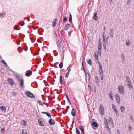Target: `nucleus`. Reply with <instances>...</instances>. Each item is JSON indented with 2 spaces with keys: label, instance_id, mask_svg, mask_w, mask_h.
I'll use <instances>...</instances> for the list:
<instances>
[{
  "label": "nucleus",
  "instance_id": "34",
  "mask_svg": "<svg viewBox=\"0 0 134 134\" xmlns=\"http://www.w3.org/2000/svg\"><path fill=\"white\" fill-rule=\"evenodd\" d=\"M68 17L66 16H65L63 19V22H66L67 20Z\"/></svg>",
  "mask_w": 134,
  "mask_h": 134
},
{
  "label": "nucleus",
  "instance_id": "10",
  "mask_svg": "<svg viewBox=\"0 0 134 134\" xmlns=\"http://www.w3.org/2000/svg\"><path fill=\"white\" fill-rule=\"evenodd\" d=\"M98 52H97V53H98L100 54L101 53L102 49L101 44L98 45Z\"/></svg>",
  "mask_w": 134,
  "mask_h": 134
},
{
  "label": "nucleus",
  "instance_id": "56",
  "mask_svg": "<svg viewBox=\"0 0 134 134\" xmlns=\"http://www.w3.org/2000/svg\"><path fill=\"white\" fill-rule=\"evenodd\" d=\"M22 23H23V24H22L21 23H18V24H19L20 25L22 26H23L25 24V23L24 22H22Z\"/></svg>",
  "mask_w": 134,
  "mask_h": 134
},
{
  "label": "nucleus",
  "instance_id": "24",
  "mask_svg": "<svg viewBox=\"0 0 134 134\" xmlns=\"http://www.w3.org/2000/svg\"><path fill=\"white\" fill-rule=\"evenodd\" d=\"M20 27L19 26L16 25L14 27V29L15 30H19L20 29Z\"/></svg>",
  "mask_w": 134,
  "mask_h": 134
},
{
  "label": "nucleus",
  "instance_id": "30",
  "mask_svg": "<svg viewBox=\"0 0 134 134\" xmlns=\"http://www.w3.org/2000/svg\"><path fill=\"white\" fill-rule=\"evenodd\" d=\"M37 102L39 103L40 105H43V104L41 100H38L37 101Z\"/></svg>",
  "mask_w": 134,
  "mask_h": 134
},
{
  "label": "nucleus",
  "instance_id": "21",
  "mask_svg": "<svg viewBox=\"0 0 134 134\" xmlns=\"http://www.w3.org/2000/svg\"><path fill=\"white\" fill-rule=\"evenodd\" d=\"M71 113L73 116H75L76 114L75 110L74 109H72V110Z\"/></svg>",
  "mask_w": 134,
  "mask_h": 134
},
{
  "label": "nucleus",
  "instance_id": "25",
  "mask_svg": "<svg viewBox=\"0 0 134 134\" xmlns=\"http://www.w3.org/2000/svg\"><path fill=\"white\" fill-rule=\"evenodd\" d=\"M130 43L131 42L129 40H126V44L127 46H129L130 44Z\"/></svg>",
  "mask_w": 134,
  "mask_h": 134
},
{
  "label": "nucleus",
  "instance_id": "31",
  "mask_svg": "<svg viewBox=\"0 0 134 134\" xmlns=\"http://www.w3.org/2000/svg\"><path fill=\"white\" fill-rule=\"evenodd\" d=\"M113 93L112 92H110V93H109V97L110 98L112 99H113V98H112V97H113Z\"/></svg>",
  "mask_w": 134,
  "mask_h": 134
},
{
  "label": "nucleus",
  "instance_id": "50",
  "mask_svg": "<svg viewBox=\"0 0 134 134\" xmlns=\"http://www.w3.org/2000/svg\"><path fill=\"white\" fill-rule=\"evenodd\" d=\"M79 128L81 130H82L83 129V126L81 125L79 126Z\"/></svg>",
  "mask_w": 134,
  "mask_h": 134
},
{
  "label": "nucleus",
  "instance_id": "48",
  "mask_svg": "<svg viewBox=\"0 0 134 134\" xmlns=\"http://www.w3.org/2000/svg\"><path fill=\"white\" fill-rule=\"evenodd\" d=\"M103 45L104 49H105V51H106V44H103Z\"/></svg>",
  "mask_w": 134,
  "mask_h": 134
},
{
  "label": "nucleus",
  "instance_id": "14",
  "mask_svg": "<svg viewBox=\"0 0 134 134\" xmlns=\"http://www.w3.org/2000/svg\"><path fill=\"white\" fill-rule=\"evenodd\" d=\"M109 35L110 37L111 38H112L113 37L114 33H113V29H110L109 31Z\"/></svg>",
  "mask_w": 134,
  "mask_h": 134
},
{
  "label": "nucleus",
  "instance_id": "41",
  "mask_svg": "<svg viewBox=\"0 0 134 134\" xmlns=\"http://www.w3.org/2000/svg\"><path fill=\"white\" fill-rule=\"evenodd\" d=\"M22 122H23V123L22 124V125H25L26 123V122H25L24 120H23Z\"/></svg>",
  "mask_w": 134,
  "mask_h": 134
},
{
  "label": "nucleus",
  "instance_id": "51",
  "mask_svg": "<svg viewBox=\"0 0 134 134\" xmlns=\"http://www.w3.org/2000/svg\"><path fill=\"white\" fill-rule=\"evenodd\" d=\"M127 85L129 87H130V88L132 87V86L131 84H130L129 85Z\"/></svg>",
  "mask_w": 134,
  "mask_h": 134
},
{
  "label": "nucleus",
  "instance_id": "1",
  "mask_svg": "<svg viewBox=\"0 0 134 134\" xmlns=\"http://www.w3.org/2000/svg\"><path fill=\"white\" fill-rule=\"evenodd\" d=\"M118 89L119 92L122 95H124L125 90L124 87L121 85L118 86Z\"/></svg>",
  "mask_w": 134,
  "mask_h": 134
},
{
  "label": "nucleus",
  "instance_id": "49",
  "mask_svg": "<svg viewBox=\"0 0 134 134\" xmlns=\"http://www.w3.org/2000/svg\"><path fill=\"white\" fill-rule=\"evenodd\" d=\"M16 93L15 92H13V96H16Z\"/></svg>",
  "mask_w": 134,
  "mask_h": 134
},
{
  "label": "nucleus",
  "instance_id": "46",
  "mask_svg": "<svg viewBox=\"0 0 134 134\" xmlns=\"http://www.w3.org/2000/svg\"><path fill=\"white\" fill-rule=\"evenodd\" d=\"M99 75L100 76L101 80H103V75Z\"/></svg>",
  "mask_w": 134,
  "mask_h": 134
},
{
  "label": "nucleus",
  "instance_id": "59",
  "mask_svg": "<svg viewBox=\"0 0 134 134\" xmlns=\"http://www.w3.org/2000/svg\"><path fill=\"white\" fill-rule=\"evenodd\" d=\"M66 98H67V100L68 101L69 100V99L68 98V96L67 95H66Z\"/></svg>",
  "mask_w": 134,
  "mask_h": 134
},
{
  "label": "nucleus",
  "instance_id": "23",
  "mask_svg": "<svg viewBox=\"0 0 134 134\" xmlns=\"http://www.w3.org/2000/svg\"><path fill=\"white\" fill-rule=\"evenodd\" d=\"M92 125L95 127H97L98 126V125L97 123L95 122H93L92 123Z\"/></svg>",
  "mask_w": 134,
  "mask_h": 134
},
{
  "label": "nucleus",
  "instance_id": "63",
  "mask_svg": "<svg viewBox=\"0 0 134 134\" xmlns=\"http://www.w3.org/2000/svg\"><path fill=\"white\" fill-rule=\"evenodd\" d=\"M103 30H104V31H105V26H104L103 27Z\"/></svg>",
  "mask_w": 134,
  "mask_h": 134
},
{
  "label": "nucleus",
  "instance_id": "35",
  "mask_svg": "<svg viewBox=\"0 0 134 134\" xmlns=\"http://www.w3.org/2000/svg\"><path fill=\"white\" fill-rule=\"evenodd\" d=\"M120 110H121V111L122 112H123V111L124 110V109H125V108H124V107L123 106H121L120 107Z\"/></svg>",
  "mask_w": 134,
  "mask_h": 134
},
{
  "label": "nucleus",
  "instance_id": "7",
  "mask_svg": "<svg viewBox=\"0 0 134 134\" xmlns=\"http://www.w3.org/2000/svg\"><path fill=\"white\" fill-rule=\"evenodd\" d=\"M19 81L20 82V87L21 88H24V81L23 79V78H21V80H20Z\"/></svg>",
  "mask_w": 134,
  "mask_h": 134
},
{
  "label": "nucleus",
  "instance_id": "2",
  "mask_svg": "<svg viewBox=\"0 0 134 134\" xmlns=\"http://www.w3.org/2000/svg\"><path fill=\"white\" fill-rule=\"evenodd\" d=\"M25 94L27 96L31 98H35L34 95L31 93L30 91H26Z\"/></svg>",
  "mask_w": 134,
  "mask_h": 134
},
{
  "label": "nucleus",
  "instance_id": "61",
  "mask_svg": "<svg viewBox=\"0 0 134 134\" xmlns=\"http://www.w3.org/2000/svg\"><path fill=\"white\" fill-rule=\"evenodd\" d=\"M82 66H83V69H85V68L83 66V61H82Z\"/></svg>",
  "mask_w": 134,
  "mask_h": 134
},
{
  "label": "nucleus",
  "instance_id": "4",
  "mask_svg": "<svg viewBox=\"0 0 134 134\" xmlns=\"http://www.w3.org/2000/svg\"><path fill=\"white\" fill-rule=\"evenodd\" d=\"M99 75H103V71L102 69V66L100 62H99Z\"/></svg>",
  "mask_w": 134,
  "mask_h": 134
},
{
  "label": "nucleus",
  "instance_id": "20",
  "mask_svg": "<svg viewBox=\"0 0 134 134\" xmlns=\"http://www.w3.org/2000/svg\"><path fill=\"white\" fill-rule=\"evenodd\" d=\"M57 19H54L53 21H52V24H53V27H55V25H56V21L57 20Z\"/></svg>",
  "mask_w": 134,
  "mask_h": 134
},
{
  "label": "nucleus",
  "instance_id": "18",
  "mask_svg": "<svg viewBox=\"0 0 134 134\" xmlns=\"http://www.w3.org/2000/svg\"><path fill=\"white\" fill-rule=\"evenodd\" d=\"M56 44L57 45L58 47V48L59 49H60V48L61 46H60V44H61V42L59 40H58L57 41L56 43Z\"/></svg>",
  "mask_w": 134,
  "mask_h": 134
},
{
  "label": "nucleus",
  "instance_id": "16",
  "mask_svg": "<svg viewBox=\"0 0 134 134\" xmlns=\"http://www.w3.org/2000/svg\"><path fill=\"white\" fill-rule=\"evenodd\" d=\"M93 19L95 20H97L98 19V17L97 16V13L94 12L93 13Z\"/></svg>",
  "mask_w": 134,
  "mask_h": 134
},
{
  "label": "nucleus",
  "instance_id": "8",
  "mask_svg": "<svg viewBox=\"0 0 134 134\" xmlns=\"http://www.w3.org/2000/svg\"><path fill=\"white\" fill-rule=\"evenodd\" d=\"M95 55V60L96 62H98V63L99 64V62L98 60V55L99 54H99L98 53H97V52H96L94 53Z\"/></svg>",
  "mask_w": 134,
  "mask_h": 134
},
{
  "label": "nucleus",
  "instance_id": "60",
  "mask_svg": "<svg viewBox=\"0 0 134 134\" xmlns=\"http://www.w3.org/2000/svg\"><path fill=\"white\" fill-rule=\"evenodd\" d=\"M108 125H106V127L108 128V129L110 130V129L109 128V127H108Z\"/></svg>",
  "mask_w": 134,
  "mask_h": 134
},
{
  "label": "nucleus",
  "instance_id": "9",
  "mask_svg": "<svg viewBox=\"0 0 134 134\" xmlns=\"http://www.w3.org/2000/svg\"><path fill=\"white\" fill-rule=\"evenodd\" d=\"M32 71L30 70H28L26 71L25 75L27 76H29L32 75Z\"/></svg>",
  "mask_w": 134,
  "mask_h": 134
},
{
  "label": "nucleus",
  "instance_id": "40",
  "mask_svg": "<svg viewBox=\"0 0 134 134\" xmlns=\"http://www.w3.org/2000/svg\"><path fill=\"white\" fill-rule=\"evenodd\" d=\"M76 133L77 134H80V132L78 130V129H77V128H76Z\"/></svg>",
  "mask_w": 134,
  "mask_h": 134
},
{
  "label": "nucleus",
  "instance_id": "11",
  "mask_svg": "<svg viewBox=\"0 0 134 134\" xmlns=\"http://www.w3.org/2000/svg\"><path fill=\"white\" fill-rule=\"evenodd\" d=\"M8 81L9 84L11 85H13L14 84V83L13 80L10 78H9L8 79Z\"/></svg>",
  "mask_w": 134,
  "mask_h": 134
},
{
  "label": "nucleus",
  "instance_id": "28",
  "mask_svg": "<svg viewBox=\"0 0 134 134\" xmlns=\"http://www.w3.org/2000/svg\"><path fill=\"white\" fill-rule=\"evenodd\" d=\"M63 66V62H61L60 63V64L59 65V67L61 69H62V68Z\"/></svg>",
  "mask_w": 134,
  "mask_h": 134
},
{
  "label": "nucleus",
  "instance_id": "42",
  "mask_svg": "<svg viewBox=\"0 0 134 134\" xmlns=\"http://www.w3.org/2000/svg\"><path fill=\"white\" fill-rule=\"evenodd\" d=\"M126 82L127 81H130V79L128 76H127L126 77Z\"/></svg>",
  "mask_w": 134,
  "mask_h": 134
},
{
  "label": "nucleus",
  "instance_id": "19",
  "mask_svg": "<svg viewBox=\"0 0 134 134\" xmlns=\"http://www.w3.org/2000/svg\"><path fill=\"white\" fill-rule=\"evenodd\" d=\"M70 26V25L68 24H66L64 28V29L65 30H67L68 29V28Z\"/></svg>",
  "mask_w": 134,
  "mask_h": 134
},
{
  "label": "nucleus",
  "instance_id": "32",
  "mask_svg": "<svg viewBox=\"0 0 134 134\" xmlns=\"http://www.w3.org/2000/svg\"><path fill=\"white\" fill-rule=\"evenodd\" d=\"M109 121L111 123V124L113 125V119L110 118L109 117Z\"/></svg>",
  "mask_w": 134,
  "mask_h": 134
},
{
  "label": "nucleus",
  "instance_id": "13",
  "mask_svg": "<svg viewBox=\"0 0 134 134\" xmlns=\"http://www.w3.org/2000/svg\"><path fill=\"white\" fill-rule=\"evenodd\" d=\"M95 81L97 85L98 86H99L100 82L98 79V77L97 76H96L95 77Z\"/></svg>",
  "mask_w": 134,
  "mask_h": 134
},
{
  "label": "nucleus",
  "instance_id": "27",
  "mask_svg": "<svg viewBox=\"0 0 134 134\" xmlns=\"http://www.w3.org/2000/svg\"><path fill=\"white\" fill-rule=\"evenodd\" d=\"M104 123L106 125H108V120L106 118H105L104 119Z\"/></svg>",
  "mask_w": 134,
  "mask_h": 134
},
{
  "label": "nucleus",
  "instance_id": "53",
  "mask_svg": "<svg viewBox=\"0 0 134 134\" xmlns=\"http://www.w3.org/2000/svg\"><path fill=\"white\" fill-rule=\"evenodd\" d=\"M127 85H130L131 84L130 81H127Z\"/></svg>",
  "mask_w": 134,
  "mask_h": 134
},
{
  "label": "nucleus",
  "instance_id": "17",
  "mask_svg": "<svg viewBox=\"0 0 134 134\" xmlns=\"http://www.w3.org/2000/svg\"><path fill=\"white\" fill-rule=\"evenodd\" d=\"M42 114H44L47 115L49 118H51V116L49 113L46 112L42 111Z\"/></svg>",
  "mask_w": 134,
  "mask_h": 134
},
{
  "label": "nucleus",
  "instance_id": "57",
  "mask_svg": "<svg viewBox=\"0 0 134 134\" xmlns=\"http://www.w3.org/2000/svg\"><path fill=\"white\" fill-rule=\"evenodd\" d=\"M68 76H69V74L66 73L65 75V77H66L67 78L68 77Z\"/></svg>",
  "mask_w": 134,
  "mask_h": 134
},
{
  "label": "nucleus",
  "instance_id": "26",
  "mask_svg": "<svg viewBox=\"0 0 134 134\" xmlns=\"http://www.w3.org/2000/svg\"><path fill=\"white\" fill-rule=\"evenodd\" d=\"M38 124L39 125L41 126H43L44 125L43 122L42 121H40L39 119H38Z\"/></svg>",
  "mask_w": 134,
  "mask_h": 134
},
{
  "label": "nucleus",
  "instance_id": "64",
  "mask_svg": "<svg viewBox=\"0 0 134 134\" xmlns=\"http://www.w3.org/2000/svg\"><path fill=\"white\" fill-rule=\"evenodd\" d=\"M71 70V69L70 68L68 69V71L70 72Z\"/></svg>",
  "mask_w": 134,
  "mask_h": 134
},
{
  "label": "nucleus",
  "instance_id": "55",
  "mask_svg": "<svg viewBox=\"0 0 134 134\" xmlns=\"http://www.w3.org/2000/svg\"><path fill=\"white\" fill-rule=\"evenodd\" d=\"M117 131L118 134H120L119 130V129H117Z\"/></svg>",
  "mask_w": 134,
  "mask_h": 134
},
{
  "label": "nucleus",
  "instance_id": "6",
  "mask_svg": "<svg viewBox=\"0 0 134 134\" xmlns=\"http://www.w3.org/2000/svg\"><path fill=\"white\" fill-rule=\"evenodd\" d=\"M115 97L117 103L119 104L120 103V97L117 94L115 95Z\"/></svg>",
  "mask_w": 134,
  "mask_h": 134
},
{
  "label": "nucleus",
  "instance_id": "52",
  "mask_svg": "<svg viewBox=\"0 0 134 134\" xmlns=\"http://www.w3.org/2000/svg\"><path fill=\"white\" fill-rule=\"evenodd\" d=\"M131 0H128L127 2V5H129L131 2Z\"/></svg>",
  "mask_w": 134,
  "mask_h": 134
},
{
  "label": "nucleus",
  "instance_id": "3",
  "mask_svg": "<svg viewBox=\"0 0 134 134\" xmlns=\"http://www.w3.org/2000/svg\"><path fill=\"white\" fill-rule=\"evenodd\" d=\"M99 111L100 113L102 115H104V107L103 105L101 104L99 108Z\"/></svg>",
  "mask_w": 134,
  "mask_h": 134
},
{
  "label": "nucleus",
  "instance_id": "58",
  "mask_svg": "<svg viewBox=\"0 0 134 134\" xmlns=\"http://www.w3.org/2000/svg\"><path fill=\"white\" fill-rule=\"evenodd\" d=\"M130 119L132 120V121L133 122V118L132 116H130Z\"/></svg>",
  "mask_w": 134,
  "mask_h": 134
},
{
  "label": "nucleus",
  "instance_id": "43",
  "mask_svg": "<svg viewBox=\"0 0 134 134\" xmlns=\"http://www.w3.org/2000/svg\"><path fill=\"white\" fill-rule=\"evenodd\" d=\"M112 108L113 110L116 108L115 105L113 104L112 105Z\"/></svg>",
  "mask_w": 134,
  "mask_h": 134
},
{
  "label": "nucleus",
  "instance_id": "29",
  "mask_svg": "<svg viewBox=\"0 0 134 134\" xmlns=\"http://www.w3.org/2000/svg\"><path fill=\"white\" fill-rule=\"evenodd\" d=\"M72 20V16L71 14L70 15L69 17V21L71 23Z\"/></svg>",
  "mask_w": 134,
  "mask_h": 134
},
{
  "label": "nucleus",
  "instance_id": "39",
  "mask_svg": "<svg viewBox=\"0 0 134 134\" xmlns=\"http://www.w3.org/2000/svg\"><path fill=\"white\" fill-rule=\"evenodd\" d=\"M16 77L18 79V81L20 80H21V78H22V77H20L19 76L17 75L16 76Z\"/></svg>",
  "mask_w": 134,
  "mask_h": 134
},
{
  "label": "nucleus",
  "instance_id": "45",
  "mask_svg": "<svg viewBox=\"0 0 134 134\" xmlns=\"http://www.w3.org/2000/svg\"><path fill=\"white\" fill-rule=\"evenodd\" d=\"M128 129L130 131H131L132 130V128L130 125H129Z\"/></svg>",
  "mask_w": 134,
  "mask_h": 134
},
{
  "label": "nucleus",
  "instance_id": "5",
  "mask_svg": "<svg viewBox=\"0 0 134 134\" xmlns=\"http://www.w3.org/2000/svg\"><path fill=\"white\" fill-rule=\"evenodd\" d=\"M48 123L51 125H54L55 124V120L53 119H50L48 120Z\"/></svg>",
  "mask_w": 134,
  "mask_h": 134
},
{
  "label": "nucleus",
  "instance_id": "44",
  "mask_svg": "<svg viewBox=\"0 0 134 134\" xmlns=\"http://www.w3.org/2000/svg\"><path fill=\"white\" fill-rule=\"evenodd\" d=\"M114 112H115L116 115L117 116H119V114L118 111V110H117L115 111Z\"/></svg>",
  "mask_w": 134,
  "mask_h": 134
},
{
  "label": "nucleus",
  "instance_id": "36",
  "mask_svg": "<svg viewBox=\"0 0 134 134\" xmlns=\"http://www.w3.org/2000/svg\"><path fill=\"white\" fill-rule=\"evenodd\" d=\"M22 133L23 134H27L26 130L25 129H23L22 130Z\"/></svg>",
  "mask_w": 134,
  "mask_h": 134
},
{
  "label": "nucleus",
  "instance_id": "15",
  "mask_svg": "<svg viewBox=\"0 0 134 134\" xmlns=\"http://www.w3.org/2000/svg\"><path fill=\"white\" fill-rule=\"evenodd\" d=\"M120 57L122 60V62L124 63L125 61V56L124 54L122 53L121 54Z\"/></svg>",
  "mask_w": 134,
  "mask_h": 134
},
{
  "label": "nucleus",
  "instance_id": "22",
  "mask_svg": "<svg viewBox=\"0 0 134 134\" xmlns=\"http://www.w3.org/2000/svg\"><path fill=\"white\" fill-rule=\"evenodd\" d=\"M1 109L4 112H5L6 111V109L4 106H2L0 107Z\"/></svg>",
  "mask_w": 134,
  "mask_h": 134
},
{
  "label": "nucleus",
  "instance_id": "47",
  "mask_svg": "<svg viewBox=\"0 0 134 134\" xmlns=\"http://www.w3.org/2000/svg\"><path fill=\"white\" fill-rule=\"evenodd\" d=\"M5 128H2L1 129V132L2 133H3L4 131Z\"/></svg>",
  "mask_w": 134,
  "mask_h": 134
},
{
  "label": "nucleus",
  "instance_id": "12",
  "mask_svg": "<svg viewBox=\"0 0 134 134\" xmlns=\"http://www.w3.org/2000/svg\"><path fill=\"white\" fill-rule=\"evenodd\" d=\"M104 35H105V32H103V33H102V37H103V44H106V41H105L106 37H105V36Z\"/></svg>",
  "mask_w": 134,
  "mask_h": 134
},
{
  "label": "nucleus",
  "instance_id": "62",
  "mask_svg": "<svg viewBox=\"0 0 134 134\" xmlns=\"http://www.w3.org/2000/svg\"><path fill=\"white\" fill-rule=\"evenodd\" d=\"M63 30H62V31H61V35L62 36H63V33H62V32L63 31Z\"/></svg>",
  "mask_w": 134,
  "mask_h": 134
},
{
  "label": "nucleus",
  "instance_id": "54",
  "mask_svg": "<svg viewBox=\"0 0 134 134\" xmlns=\"http://www.w3.org/2000/svg\"><path fill=\"white\" fill-rule=\"evenodd\" d=\"M1 62L2 63H3L4 64L6 63L5 61L3 60H1Z\"/></svg>",
  "mask_w": 134,
  "mask_h": 134
},
{
  "label": "nucleus",
  "instance_id": "33",
  "mask_svg": "<svg viewBox=\"0 0 134 134\" xmlns=\"http://www.w3.org/2000/svg\"><path fill=\"white\" fill-rule=\"evenodd\" d=\"M62 77L61 75L60 76V82L61 84H62Z\"/></svg>",
  "mask_w": 134,
  "mask_h": 134
},
{
  "label": "nucleus",
  "instance_id": "38",
  "mask_svg": "<svg viewBox=\"0 0 134 134\" xmlns=\"http://www.w3.org/2000/svg\"><path fill=\"white\" fill-rule=\"evenodd\" d=\"M87 63L88 64H89L90 65H91L92 64V61H91V59H89V60H88V61Z\"/></svg>",
  "mask_w": 134,
  "mask_h": 134
},
{
  "label": "nucleus",
  "instance_id": "37",
  "mask_svg": "<svg viewBox=\"0 0 134 134\" xmlns=\"http://www.w3.org/2000/svg\"><path fill=\"white\" fill-rule=\"evenodd\" d=\"M5 15V14L4 13L2 14L1 13L0 14V16L1 18H3L4 17Z\"/></svg>",
  "mask_w": 134,
  "mask_h": 134
}]
</instances>
